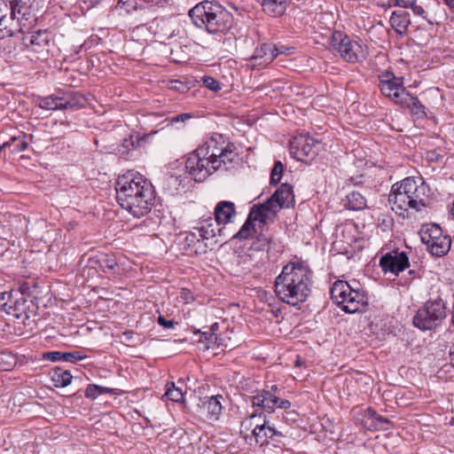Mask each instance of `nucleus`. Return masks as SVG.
<instances>
[{
    "label": "nucleus",
    "instance_id": "29",
    "mask_svg": "<svg viewBox=\"0 0 454 454\" xmlns=\"http://www.w3.org/2000/svg\"><path fill=\"white\" fill-rule=\"evenodd\" d=\"M99 270L106 274L120 275L121 266L117 262V258L113 254L100 253Z\"/></svg>",
    "mask_w": 454,
    "mask_h": 454
},
{
    "label": "nucleus",
    "instance_id": "12",
    "mask_svg": "<svg viewBox=\"0 0 454 454\" xmlns=\"http://www.w3.org/2000/svg\"><path fill=\"white\" fill-rule=\"evenodd\" d=\"M18 291L2 292L0 293V309L4 310L7 314L12 315L18 319H21L26 314L27 305L24 297H19Z\"/></svg>",
    "mask_w": 454,
    "mask_h": 454
},
{
    "label": "nucleus",
    "instance_id": "45",
    "mask_svg": "<svg viewBox=\"0 0 454 454\" xmlns=\"http://www.w3.org/2000/svg\"><path fill=\"white\" fill-rule=\"evenodd\" d=\"M377 224L381 231H387L393 227L394 219L387 214H380L377 217Z\"/></svg>",
    "mask_w": 454,
    "mask_h": 454
},
{
    "label": "nucleus",
    "instance_id": "28",
    "mask_svg": "<svg viewBox=\"0 0 454 454\" xmlns=\"http://www.w3.org/2000/svg\"><path fill=\"white\" fill-rule=\"evenodd\" d=\"M345 208L354 211L363 210L367 207V200L364 194L358 191L348 192L342 200Z\"/></svg>",
    "mask_w": 454,
    "mask_h": 454
},
{
    "label": "nucleus",
    "instance_id": "47",
    "mask_svg": "<svg viewBox=\"0 0 454 454\" xmlns=\"http://www.w3.org/2000/svg\"><path fill=\"white\" fill-rule=\"evenodd\" d=\"M9 0H0V29L7 25V17L10 16Z\"/></svg>",
    "mask_w": 454,
    "mask_h": 454
},
{
    "label": "nucleus",
    "instance_id": "2",
    "mask_svg": "<svg viewBox=\"0 0 454 454\" xmlns=\"http://www.w3.org/2000/svg\"><path fill=\"white\" fill-rule=\"evenodd\" d=\"M231 10L239 16H242L245 11L243 7L231 2L223 6L217 1L205 0L190 9L188 16L197 28L213 35H221L226 34L234 25V16Z\"/></svg>",
    "mask_w": 454,
    "mask_h": 454
},
{
    "label": "nucleus",
    "instance_id": "62",
    "mask_svg": "<svg viewBox=\"0 0 454 454\" xmlns=\"http://www.w3.org/2000/svg\"><path fill=\"white\" fill-rule=\"evenodd\" d=\"M98 395H105V394H111V395L117 394L116 389H114V388H110V387H102V386H98Z\"/></svg>",
    "mask_w": 454,
    "mask_h": 454
},
{
    "label": "nucleus",
    "instance_id": "21",
    "mask_svg": "<svg viewBox=\"0 0 454 454\" xmlns=\"http://www.w3.org/2000/svg\"><path fill=\"white\" fill-rule=\"evenodd\" d=\"M199 224L200 226L195 227L194 230L200 233V237H201L203 239L215 238L217 234L219 236L222 235L223 229L220 227L222 223H218L216 221H215V217L213 218L211 215L207 216V218L202 217Z\"/></svg>",
    "mask_w": 454,
    "mask_h": 454
},
{
    "label": "nucleus",
    "instance_id": "6",
    "mask_svg": "<svg viewBox=\"0 0 454 454\" xmlns=\"http://www.w3.org/2000/svg\"><path fill=\"white\" fill-rule=\"evenodd\" d=\"M446 317V302L440 296H437L427 300L417 310L412 322L415 327L425 332L440 326Z\"/></svg>",
    "mask_w": 454,
    "mask_h": 454
},
{
    "label": "nucleus",
    "instance_id": "41",
    "mask_svg": "<svg viewBox=\"0 0 454 454\" xmlns=\"http://www.w3.org/2000/svg\"><path fill=\"white\" fill-rule=\"evenodd\" d=\"M119 14H129L138 10L137 0H119L114 7Z\"/></svg>",
    "mask_w": 454,
    "mask_h": 454
},
{
    "label": "nucleus",
    "instance_id": "36",
    "mask_svg": "<svg viewBox=\"0 0 454 454\" xmlns=\"http://www.w3.org/2000/svg\"><path fill=\"white\" fill-rule=\"evenodd\" d=\"M59 102H61L60 94H52L47 97L40 98L38 99L37 106L40 108L48 111L61 110Z\"/></svg>",
    "mask_w": 454,
    "mask_h": 454
},
{
    "label": "nucleus",
    "instance_id": "10",
    "mask_svg": "<svg viewBox=\"0 0 454 454\" xmlns=\"http://www.w3.org/2000/svg\"><path fill=\"white\" fill-rule=\"evenodd\" d=\"M22 35L21 42L26 50L38 54V59H46L51 47V34L47 30L20 31Z\"/></svg>",
    "mask_w": 454,
    "mask_h": 454
},
{
    "label": "nucleus",
    "instance_id": "37",
    "mask_svg": "<svg viewBox=\"0 0 454 454\" xmlns=\"http://www.w3.org/2000/svg\"><path fill=\"white\" fill-rule=\"evenodd\" d=\"M272 217L273 216H271L268 211L264 210L261 205L252 207L247 216L253 223L259 222L262 224H266Z\"/></svg>",
    "mask_w": 454,
    "mask_h": 454
},
{
    "label": "nucleus",
    "instance_id": "61",
    "mask_svg": "<svg viewBox=\"0 0 454 454\" xmlns=\"http://www.w3.org/2000/svg\"><path fill=\"white\" fill-rule=\"evenodd\" d=\"M192 117L191 114H181L176 116H174L170 119V123L174 124L179 121L184 122L187 120H190Z\"/></svg>",
    "mask_w": 454,
    "mask_h": 454
},
{
    "label": "nucleus",
    "instance_id": "19",
    "mask_svg": "<svg viewBox=\"0 0 454 454\" xmlns=\"http://www.w3.org/2000/svg\"><path fill=\"white\" fill-rule=\"evenodd\" d=\"M379 89L385 97L390 98L396 105L400 104L407 93L406 89L403 87V79L385 84H379Z\"/></svg>",
    "mask_w": 454,
    "mask_h": 454
},
{
    "label": "nucleus",
    "instance_id": "9",
    "mask_svg": "<svg viewBox=\"0 0 454 454\" xmlns=\"http://www.w3.org/2000/svg\"><path fill=\"white\" fill-rule=\"evenodd\" d=\"M185 170L195 182H202L217 169L211 161L201 153L198 147L188 154L185 160Z\"/></svg>",
    "mask_w": 454,
    "mask_h": 454
},
{
    "label": "nucleus",
    "instance_id": "32",
    "mask_svg": "<svg viewBox=\"0 0 454 454\" xmlns=\"http://www.w3.org/2000/svg\"><path fill=\"white\" fill-rule=\"evenodd\" d=\"M274 193L278 195L279 203L283 208H289L294 206V194L292 185L286 183L282 184L279 188L275 191Z\"/></svg>",
    "mask_w": 454,
    "mask_h": 454
},
{
    "label": "nucleus",
    "instance_id": "22",
    "mask_svg": "<svg viewBox=\"0 0 454 454\" xmlns=\"http://www.w3.org/2000/svg\"><path fill=\"white\" fill-rule=\"evenodd\" d=\"M398 106L408 109L410 114L417 120L427 118L426 107L417 97L412 96L409 91H407Z\"/></svg>",
    "mask_w": 454,
    "mask_h": 454
},
{
    "label": "nucleus",
    "instance_id": "13",
    "mask_svg": "<svg viewBox=\"0 0 454 454\" xmlns=\"http://www.w3.org/2000/svg\"><path fill=\"white\" fill-rule=\"evenodd\" d=\"M283 436L284 434L281 432L270 425L269 420H263L262 424L255 425L250 435H245L244 438L250 445L254 443L263 446L268 444L270 440L278 441V438Z\"/></svg>",
    "mask_w": 454,
    "mask_h": 454
},
{
    "label": "nucleus",
    "instance_id": "33",
    "mask_svg": "<svg viewBox=\"0 0 454 454\" xmlns=\"http://www.w3.org/2000/svg\"><path fill=\"white\" fill-rule=\"evenodd\" d=\"M422 243L425 245L432 243V241L437 239L442 236V230L436 223L424 224L419 231Z\"/></svg>",
    "mask_w": 454,
    "mask_h": 454
},
{
    "label": "nucleus",
    "instance_id": "60",
    "mask_svg": "<svg viewBox=\"0 0 454 454\" xmlns=\"http://www.w3.org/2000/svg\"><path fill=\"white\" fill-rule=\"evenodd\" d=\"M197 333H201V336L204 338L206 341L208 343H215L217 340V335L214 332L207 331H198Z\"/></svg>",
    "mask_w": 454,
    "mask_h": 454
},
{
    "label": "nucleus",
    "instance_id": "48",
    "mask_svg": "<svg viewBox=\"0 0 454 454\" xmlns=\"http://www.w3.org/2000/svg\"><path fill=\"white\" fill-rule=\"evenodd\" d=\"M269 243L270 239L264 234H260L255 237V240L253 241L251 247L254 250L260 251L265 249Z\"/></svg>",
    "mask_w": 454,
    "mask_h": 454
},
{
    "label": "nucleus",
    "instance_id": "23",
    "mask_svg": "<svg viewBox=\"0 0 454 454\" xmlns=\"http://www.w3.org/2000/svg\"><path fill=\"white\" fill-rule=\"evenodd\" d=\"M61 110H78L85 106L87 104L86 97L80 92H65L60 94Z\"/></svg>",
    "mask_w": 454,
    "mask_h": 454
},
{
    "label": "nucleus",
    "instance_id": "16",
    "mask_svg": "<svg viewBox=\"0 0 454 454\" xmlns=\"http://www.w3.org/2000/svg\"><path fill=\"white\" fill-rule=\"evenodd\" d=\"M405 178L399 184H393L388 196V201L392 209L399 215L405 217V213L411 208L410 193L404 188Z\"/></svg>",
    "mask_w": 454,
    "mask_h": 454
},
{
    "label": "nucleus",
    "instance_id": "1",
    "mask_svg": "<svg viewBox=\"0 0 454 454\" xmlns=\"http://www.w3.org/2000/svg\"><path fill=\"white\" fill-rule=\"evenodd\" d=\"M115 190L120 206L137 218L147 215L156 201L154 187L139 173L119 176Z\"/></svg>",
    "mask_w": 454,
    "mask_h": 454
},
{
    "label": "nucleus",
    "instance_id": "49",
    "mask_svg": "<svg viewBox=\"0 0 454 454\" xmlns=\"http://www.w3.org/2000/svg\"><path fill=\"white\" fill-rule=\"evenodd\" d=\"M62 361L65 362H70V363H75L77 361L83 360L86 356H83L79 351H74V352H62Z\"/></svg>",
    "mask_w": 454,
    "mask_h": 454
},
{
    "label": "nucleus",
    "instance_id": "46",
    "mask_svg": "<svg viewBox=\"0 0 454 454\" xmlns=\"http://www.w3.org/2000/svg\"><path fill=\"white\" fill-rule=\"evenodd\" d=\"M284 170V166L281 161L278 160L274 163V166L271 169L270 173V184L271 185H277L282 177V173Z\"/></svg>",
    "mask_w": 454,
    "mask_h": 454
},
{
    "label": "nucleus",
    "instance_id": "50",
    "mask_svg": "<svg viewBox=\"0 0 454 454\" xmlns=\"http://www.w3.org/2000/svg\"><path fill=\"white\" fill-rule=\"evenodd\" d=\"M203 84L207 89L215 92L221 90L220 82L212 76H205L203 78Z\"/></svg>",
    "mask_w": 454,
    "mask_h": 454
},
{
    "label": "nucleus",
    "instance_id": "14",
    "mask_svg": "<svg viewBox=\"0 0 454 454\" xmlns=\"http://www.w3.org/2000/svg\"><path fill=\"white\" fill-rule=\"evenodd\" d=\"M380 266L385 273L390 272L398 276L410 267V261L405 252L393 250L381 256Z\"/></svg>",
    "mask_w": 454,
    "mask_h": 454
},
{
    "label": "nucleus",
    "instance_id": "11",
    "mask_svg": "<svg viewBox=\"0 0 454 454\" xmlns=\"http://www.w3.org/2000/svg\"><path fill=\"white\" fill-rule=\"evenodd\" d=\"M319 143L309 135L294 137L290 142L291 156L300 161L312 160L317 154Z\"/></svg>",
    "mask_w": 454,
    "mask_h": 454
},
{
    "label": "nucleus",
    "instance_id": "20",
    "mask_svg": "<svg viewBox=\"0 0 454 454\" xmlns=\"http://www.w3.org/2000/svg\"><path fill=\"white\" fill-rule=\"evenodd\" d=\"M236 214L235 204L231 201H219L214 209L215 221L222 224L231 223Z\"/></svg>",
    "mask_w": 454,
    "mask_h": 454
},
{
    "label": "nucleus",
    "instance_id": "4",
    "mask_svg": "<svg viewBox=\"0 0 454 454\" xmlns=\"http://www.w3.org/2000/svg\"><path fill=\"white\" fill-rule=\"evenodd\" d=\"M11 23L0 29V40L14 36L20 31L32 30L37 23L29 0H9Z\"/></svg>",
    "mask_w": 454,
    "mask_h": 454
},
{
    "label": "nucleus",
    "instance_id": "27",
    "mask_svg": "<svg viewBox=\"0 0 454 454\" xmlns=\"http://www.w3.org/2000/svg\"><path fill=\"white\" fill-rule=\"evenodd\" d=\"M149 137V134L140 136V134L137 132L130 134L128 137L123 138L119 148V153L121 155H124L128 154L132 150H137L144 146Z\"/></svg>",
    "mask_w": 454,
    "mask_h": 454
},
{
    "label": "nucleus",
    "instance_id": "26",
    "mask_svg": "<svg viewBox=\"0 0 454 454\" xmlns=\"http://www.w3.org/2000/svg\"><path fill=\"white\" fill-rule=\"evenodd\" d=\"M389 22L395 33L400 36H403L407 34L411 24L410 14L404 11H395L390 16Z\"/></svg>",
    "mask_w": 454,
    "mask_h": 454
},
{
    "label": "nucleus",
    "instance_id": "15",
    "mask_svg": "<svg viewBox=\"0 0 454 454\" xmlns=\"http://www.w3.org/2000/svg\"><path fill=\"white\" fill-rule=\"evenodd\" d=\"M404 188L408 189L407 192L410 193L409 195H411L409 201L411 209L419 212L427 207V192L429 189L424 182L419 184L415 178L406 177Z\"/></svg>",
    "mask_w": 454,
    "mask_h": 454
},
{
    "label": "nucleus",
    "instance_id": "40",
    "mask_svg": "<svg viewBox=\"0 0 454 454\" xmlns=\"http://www.w3.org/2000/svg\"><path fill=\"white\" fill-rule=\"evenodd\" d=\"M427 8V6L425 4L424 0H415L410 9L412 10L415 15L425 19L428 24L434 25L437 23L434 17H428Z\"/></svg>",
    "mask_w": 454,
    "mask_h": 454
},
{
    "label": "nucleus",
    "instance_id": "25",
    "mask_svg": "<svg viewBox=\"0 0 454 454\" xmlns=\"http://www.w3.org/2000/svg\"><path fill=\"white\" fill-rule=\"evenodd\" d=\"M275 59V55L272 51V43H262L257 47L251 57L253 66L265 67L271 63Z\"/></svg>",
    "mask_w": 454,
    "mask_h": 454
},
{
    "label": "nucleus",
    "instance_id": "5",
    "mask_svg": "<svg viewBox=\"0 0 454 454\" xmlns=\"http://www.w3.org/2000/svg\"><path fill=\"white\" fill-rule=\"evenodd\" d=\"M199 148L217 170L223 167L227 169V165L232 163L237 157L235 145L219 133L213 134Z\"/></svg>",
    "mask_w": 454,
    "mask_h": 454
},
{
    "label": "nucleus",
    "instance_id": "17",
    "mask_svg": "<svg viewBox=\"0 0 454 454\" xmlns=\"http://www.w3.org/2000/svg\"><path fill=\"white\" fill-rule=\"evenodd\" d=\"M359 283L354 281L352 284L338 280L334 282L331 288V296L333 301L345 311V306L348 305V299L351 297L354 292H356Z\"/></svg>",
    "mask_w": 454,
    "mask_h": 454
},
{
    "label": "nucleus",
    "instance_id": "31",
    "mask_svg": "<svg viewBox=\"0 0 454 454\" xmlns=\"http://www.w3.org/2000/svg\"><path fill=\"white\" fill-rule=\"evenodd\" d=\"M429 252L435 256L445 255L450 249L451 239L449 235H442L432 243L427 244Z\"/></svg>",
    "mask_w": 454,
    "mask_h": 454
},
{
    "label": "nucleus",
    "instance_id": "56",
    "mask_svg": "<svg viewBox=\"0 0 454 454\" xmlns=\"http://www.w3.org/2000/svg\"><path fill=\"white\" fill-rule=\"evenodd\" d=\"M272 51L277 58L280 54H291L294 51V48L286 47L284 45L272 44Z\"/></svg>",
    "mask_w": 454,
    "mask_h": 454
},
{
    "label": "nucleus",
    "instance_id": "53",
    "mask_svg": "<svg viewBox=\"0 0 454 454\" xmlns=\"http://www.w3.org/2000/svg\"><path fill=\"white\" fill-rule=\"evenodd\" d=\"M43 358L44 360L51 361V362H59L62 361V352L61 351H49L43 354Z\"/></svg>",
    "mask_w": 454,
    "mask_h": 454
},
{
    "label": "nucleus",
    "instance_id": "51",
    "mask_svg": "<svg viewBox=\"0 0 454 454\" xmlns=\"http://www.w3.org/2000/svg\"><path fill=\"white\" fill-rule=\"evenodd\" d=\"M188 253H193L195 254H202L207 252V244L204 242V239L201 238L199 241L194 245V247H190Z\"/></svg>",
    "mask_w": 454,
    "mask_h": 454
},
{
    "label": "nucleus",
    "instance_id": "43",
    "mask_svg": "<svg viewBox=\"0 0 454 454\" xmlns=\"http://www.w3.org/2000/svg\"><path fill=\"white\" fill-rule=\"evenodd\" d=\"M264 210L268 211L271 216H276L277 213L283 208L279 203L278 195L273 193L264 203L261 204Z\"/></svg>",
    "mask_w": 454,
    "mask_h": 454
},
{
    "label": "nucleus",
    "instance_id": "58",
    "mask_svg": "<svg viewBox=\"0 0 454 454\" xmlns=\"http://www.w3.org/2000/svg\"><path fill=\"white\" fill-rule=\"evenodd\" d=\"M158 324L165 329H172L178 323L174 320H168L163 316L160 315L157 319Z\"/></svg>",
    "mask_w": 454,
    "mask_h": 454
},
{
    "label": "nucleus",
    "instance_id": "39",
    "mask_svg": "<svg viewBox=\"0 0 454 454\" xmlns=\"http://www.w3.org/2000/svg\"><path fill=\"white\" fill-rule=\"evenodd\" d=\"M256 232L254 223L250 219L247 218L240 230L232 236V239L244 240L249 238H253Z\"/></svg>",
    "mask_w": 454,
    "mask_h": 454
},
{
    "label": "nucleus",
    "instance_id": "30",
    "mask_svg": "<svg viewBox=\"0 0 454 454\" xmlns=\"http://www.w3.org/2000/svg\"><path fill=\"white\" fill-rule=\"evenodd\" d=\"M263 12L273 17H281L286 11V0H262L259 4Z\"/></svg>",
    "mask_w": 454,
    "mask_h": 454
},
{
    "label": "nucleus",
    "instance_id": "34",
    "mask_svg": "<svg viewBox=\"0 0 454 454\" xmlns=\"http://www.w3.org/2000/svg\"><path fill=\"white\" fill-rule=\"evenodd\" d=\"M51 379L54 387H65L71 383L73 376L68 370L55 367L51 372Z\"/></svg>",
    "mask_w": 454,
    "mask_h": 454
},
{
    "label": "nucleus",
    "instance_id": "18",
    "mask_svg": "<svg viewBox=\"0 0 454 454\" xmlns=\"http://www.w3.org/2000/svg\"><path fill=\"white\" fill-rule=\"evenodd\" d=\"M225 402L226 398L222 395L205 396L200 399V408L206 412L207 418L218 420Z\"/></svg>",
    "mask_w": 454,
    "mask_h": 454
},
{
    "label": "nucleus",
    "instance_id": "59",
    "mask_svg": "<svg viewBox=\"0 0 454 454\" xmlns=\"http://www.w3.org/2000/svg\"><path fill=\"white\" fill-rule=\"evenodd\" d=\"M99 261H100V253H98L95 255H92L88 258L87 266L91 269L99 270V266H100Z\"/></svg>",
    "mask_w": 454,
    "mask_h": 454
},
{
    "label": "nucleus",
    "instance_id": "7",
    "mask_svg": "<svg viewBox=\"0 0 454 454\" xmlns=\"http://www.w3.org/2000/svg\"><path fill=\"white\" fill-rule=\"evenodd\" d=\"M330 49L337 52L343 60L352 64L363 62L368 55L365 44L340 32L333 34Z\"/></svg>",
    "mask_w": 454,
    "mask_h": 454
},
{
    "label": "nucleus",
    "instance_id": "24",
    "mask_svg": "<svg viewBox=\"0 0 454 454\" xmlns=\"http://www.w3.org/2000/svg\"><path fill=\"white\" fill-rule=\"evenodd\" d=\"M368 305V296L361 288L354 292L349 299H348V305L345 306V312L354 314L365 310Z\"/></svg>",
    "mask_w": 454,
    "mask_h": 454
},
{
    "label": "nucleus",
    "instance_id": "63",
    "mask_svg": "<svg viewBox=\"0 0 454 454\" xmlns=\"http://www.w3.org/2000/svg\"><path fill=\"white\" fill-rule=\"evenodd\" d=\"M415 0H395V5L401 6L403 8H411Z\"/></svg>",
    "mask_w": 454,
    "mask_h": 454
},
{
    "label": "nucleus",
    "instance_id": "35",
    "mask_svg": "<svg viewBox=\"0 0 454 454\" xmlns=\"http://www.w3.org/2000/svg\"><path fill=\"white\" fill-rule=\"evenodd\" d=\"M26 134L22 133L20 136H13L8 141L2 144V147H8L12 153H18L25 151L27 148V142L26 141Z\"/></svg>",
    "mask_w": 454,
    "mask_h": 454
},
{
    "label": "nucleus",
    "instance_id": "64",
    "mask_svg": "<svg viewBox=\"0 0 454 454\" xmlns=\"http://www.w3.org/2000/svg\"><path fill=\"white\" fill-rule=\"evenodd\" d=\"M20 293L19 297H23L25 294H28V286L27 283H24L20 286V290L18 291Z\"/></svg>",
    "mask_w": 454,
    "mask_h": 454
},
{
    "label": "nucleus",
    "instance_id": "55",
    "mask_svg": "<svg viewBox=\"0 0 454 454\" xmlns=\"http://www.w3.org/2000/svg\"><path fill=\"white\" fill-rule=\"evenodd\" d=\"M201 237H200V233L198 232V234L196 232H190L186 235L185 237V244L187 245V250L192 247H194V245H196V243L199 241V239H200Z\"/></svg>",
    "mask_w": 454,
    "mask_h": 454
},
{
    "label": "nucleus",
    "instance_id": "52",
    "mask_svg": "<svg viewBox=\"0 0 454 454\" xmlns=\"http://www.w3.org/2000/svg\"><path fill=\"white\" fill-rule=\"evenodd\" d=\"M402 79L401 77H396L392 72H383L379 75V84H385L387 82H392L395 81H398Z\"/></svg>",
    "mask_w": 454,
    "mask_h": 454
},
{
    "label": "nucleus",
    "instance_id": "38",
    "mask_svg": "<svg viewBox=\"0 0 454 454\" xmlns=\"http://www.w3.org/2000/svg\"><path fill=\"white\" fill-rule=\"evenodd\" d=\"M263 411L257 412L254 411L248 418L241 422V427L247 431L254 429L255 425L262 424L263 420H268L266 416L263 415Z\"/></svg>",
    "mask_w": 454,
    "mask_h": 454
},
{
    "label": "nucleus",
    "instance_id": "3",
    "mask_svg": "<svg viewBox=\"0 0 454 454\" xmlns=\"http://www.w3.org/2000/svg\"><path fill=\"white\" fill-rule=\"evenodd\" d=\"M312 276V271L303 262H290L275 279L277 297L291 306L305 302L311 293Z\"/></svg>",
    "mask_w": 454,
    "mask_h": 454
},
{
    "label": "nucleus",
    "instance_id": "44",
    "mask_svg": "<svg viewBox=\"0 0 454 454\" xmlns=\"http://www.w3.org/2000/svg\"><path fill=\"white\" fill-rule=\"evenodd\" d=\"M165 395L173 402H179L183 399L184 395L181 388L176 387L174 382H168L166 385Z\"/></svg>",
    "mask_w": 454,
    "mask_h": 454
},
{
    "label": "nucleus",
    "instance_id": "54",
    "mask_svg": "<svg viewBox=\"0 0 454 454\" xmlns=\"http://www.w3.org/2000/svg\"><path fill=\"white\" fill-rule=\"evenodd\" d=\"M178 298L184 303H190L194 300L192 291L188 288H182Z\"/></svg>",
    "mask_w": 454,
    "mask_h": 454
},
{
    "label": "nucleus",
    "instance_id": "8",
    "mask_svg": "<svg viewBox=\"0 0 454 454\" xmlns=\"http://www.w3.org/2000/svg\"><path fill=\"white\" fill-rule=\"evenodd\" d=\"M280 388L278 385L266 387L258 390L255 395L251 396V403L254 408H260L263 411L272 413L276 409L288 410L291 408V403L286 399L279 397Z\"/></svg>",
    "mask_w": 454,
    "mask_h": 454
},
{
    "label": "nucleus",
    "instance_id": "57",
    "mask_svg": "<svg viewBox=\"0 0 454 454\" xmlns=\"http://www.w3.org/2000/svg\"><path fill=\"white\" fill-rule=\"evenodd\" d=\"M85 396L90 400H95L98 396V385L89 384L85 390Z\"/></svg>",
    "mask_w": 454,
    "mask_h": 454
},
{
    "label": "nucleus",
    "instance_id": "42",
    "mask_svg": "<svg viewBox=\"0 0 454 454\" xmlns=\"http://www.w3.org/2000/svg\"><path fill=\"white\" fill-rule=\"evenodd\" d=\"M367 416H368V419H372V421L374 422L373 426L376 428L387 429V427H385V425L391 424V422L388 419L382 417L381 415L377 413V411L372 408L367 409Z\"/></svg>",
    "mask_w": 454,
    "mask_h": 454
}]
</instances>
